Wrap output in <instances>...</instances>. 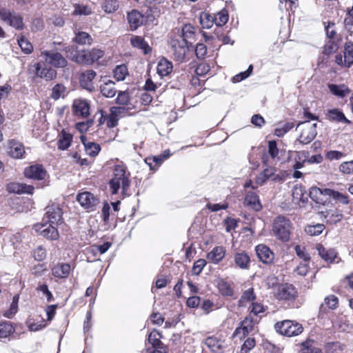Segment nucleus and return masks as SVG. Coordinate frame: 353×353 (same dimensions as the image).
<instances>
[{
    "instance_id": "f257e3e1",
    "label": "nucleus",
    "mask_w": 353,
    "mask_h": 353,
    "mask_svg": "<svg viewBox=\"0 0 353 353\" xmlns=\"http://www.w3.org/2000/svg\"><path fill=\"white\" fill-rule=\"evenodd\" d=\"M130 174L126 168L122 165H117L114 167L112 179L109 181L110 190L113 194L119 193L121 189V194L123 196H130V186L131 181Z\"/></svg>"
},
{
    "instance_id": "f03ea898",
    "label": "nucleus",
    "mask_w": 353,
    "mask_h": 353,
    "mask_svg": "<svg viewBox=\"0 0 353 353\" xmlns=\"http://www.w3.org/2000/svg\"><path fill=\"white\" fill-rule=\"evenodd\" d=\"M291 228V222L288 219L279 216L273 221L272 232L276 239L286 242L290 239Z\"/></svg>"
},
{
    "instance_id": "7ed1b4c3",
    "label": "nucleus",
    "mask_w": 353,
    "mask_h": 353,
    "mask_svg": "<svg viewBox=\"0 0 353 353\" xmlns=\"http://www.w3.org/2000/svg\"><path fill=\"white\" fill-rule=\"evenodd\" d=\"M274 328L279 334L288 337L297 336L303 332L301 324L290 320L276 323L274 325Z\"/></svg>"
},
{
    "instance_id": "20e7f679",
    "label": "nucleus",
    "mask_w": 353,
    "mask_h": 353,
    "mask_svg": "<svg viewBox=\"0 0 353 353\" xmlns=\"http://www.w3.org/2000/svg\"><path fill=\"white\" fill-rule=\"evenodd\" d=\"M170 45L174 60L178 62H184L186 54L189 50L188 43L179 37H172Z\"/></svg>"
},
{
    "instance_id": "39448f33",
    "label": "nucleus",
    "mask_w": 353,
    "mask_h": 353,
    "mask_svg": "<svg viewBox=\"0 0 353 353\" xmlns=\"http://www.w3.org/2000/svg\"><path fill=\"white\" fill-rule=\"evenodd\" d=\"M316 123H311L309 121L300 122L297 125V128L299 129L300 135L299 141L303 144L310 143L316 136Z\"/></svg>"
},
{
    "instance_id": "423d86ee",
    "label": "nucleus",
    "mask_w": 353,
    "mask_h": 353,
    "mask_svg": "<svg viewBox=\"0 0 353 353\" xmlns=\"http://www.w3.org/2000/svg\"><path fill=\"white\" fill-rule=\"evenodd\" d=\"M66 57L79 64H90L88 50L79 51L75 45H71L65 48Z\"/></svg>"
},
{
    "instance_id": "0eeeda50",
    "label": "nucleus",
    "mask_w": 353,
    "mask_h": 353,
    "mask_svg": "<svg viewBox=\"0 0 353 353\" xmlns=\"http://www.w3.org/2000/svg\"><path fill=\"white\" fill-rule=\"evenodd\" d=\"M334 62L341 67L350 68L353 64V41H347L343 47V55L337 54Z\"/></svg>"
},
{
    "instance_id": "6e6552de",
    "label": "nucleus",
    "mask_w": 353,
    "mask_h": 353,
    "mask_svg": "<svg viewBox=\"0 0 353 353\" xmlns=\"http://www.w3.org/2000/svg\"><path fill=\"white\" fill-rule=\"evenodd\" d=\"M0 18L1 21L6 22L10 26L16 30H21L24 28L23 19L21 15L15 12H12L7 8H2L0 11Z\"/></svg>"
},
{
    "instance_id": "1a4fd4ad",
    "label": "nucleus",
    "mask_w": 353,
    "mask_h": 353,
    "mask_svg": "<svg viewBox=\"0 0 353 353\" xmlns=\"http://www.w3.org/2000/svg\"><path fill=\"white\" fill-rule=\"evenodd\" d=\"M72 114L78 119H87L90 114L89 101L83 99H75L71 106Z\"/></svg>"
},
{
    "instance_id": "9d476101",
    "label": "nucleus",
    "mask_w": 353,
    "mask_h": 353,
    "mask_svg": "<svg viewBox=\"0 0 353 353\" xmlns=\"http://www.w3.org/2000/svg\"><path fill=\"white\" fill-rule=\"evenodd\" d=\"M274 294L279 300L291 301L296 299L297 292L292 285L284 283L276 286Z\"/></svg>"
},
{
    "instance_id": "9b49d317",
    "label": "nucleus",
    "mask_w": 353,
    "mask_h": 353,
    "mask_svg": "<svg viewBox=\"0 0 353 353\" xmlns=\"http://www.w3.org/2000/svg\"><path fill=\"white\" fill-rule=\"evenodd\" d=\"M77 201L85 210L90 212L95 210L99 203L98 198L89 192H83L78 194Z\"/></svg>"
},
{
    "instance_id": "f8f14e48",
    "label": "nucleus",
    "mask_w": 353,
    "mask_h": 353,
    "mask_svg": "<svg viewBox=\"0 0 353 353\" xmlns=\"http://www.w3.org/2000/svg\"><path fill=\"white\" fill-rule=\"evenodd\" d=\"M62 210L58 205H48L46 208V215L42 221H47L57 225L62 222Z\"/></svg>"
},
{
    "instance_id": "ddd939ff",
    "label": "nucleus",
    "mask_w": 353,
    "mask_h": 353,
    "mask_svg": "<svg viewBox=\"0 0 353 353\" xmlns=\"http://www.w3.org/2000/svg\"><path fill=\"white\" fill-rule=\"evenodd\" d=\"M42 54L44 56L45 61L55 68H65L68 65L66 59L59 52L44 51Z\"/></svg>"
},
{
    "instance_id": "4468645a",
    "label": "nucleus",
    "mask_w": 353,
    "mask_h": 353,
    "mask_svg": "<svg viewBox=\"0 0 353 353\" xmlns=\"http://www.w3.org/2000/svg\"><path fill=\"white\" fill-rule=\"evenodd\" d=\"M35 76L40 78H43L46 80H52L57 76L55 70L46 65L45 61H39L34 65Z\"/></svg>"
},
{
    "instance_id": "2eb2a0df",
    "label": "nucleus",
    "mask_w": 353,
    "mask_h": 353,
    "mask_svg": "<svg viewBox=\"0 0 353 353\" xmlns=\"http://www.w3.org/2000/svg\"><path fill=\"white\" fill-rule=\"evenodd\" d=\"M36 230L44 237L55 240L57 239L59 234L55 224L50 223L48 225L47 223L42 222L41 223L36 225Z\"/></svg>"
},
{
    "instance_id": "dca6fc26",
    "label": "nucleus",
    "mask_w": 353,
    "mask_h": 353,
    "mask_svg": "<svg viewBox=\"0 0 353 353\" xmlns=\"http://www.w3.org/2000/svg\"><path fill=\"white\" fill-rule=\"evenodd\" d=\"M96 76L97 73L93 70H88L82 72L79 77L81 87L90 92H92L94 90V79Z\"/></svg>"
},
{
    "instance_id": "f3484780",
    "label": "nucleus",
    "mask_w": 353,
    "mask_h": 353,
    "mask_svg": "<svg viewBox=\"0 0 353 353\" xmlns=\"http://www.w3.org/2000/svg\"><path fill=\"white\" fill-rule=\"evenodd\" d=\"M127 20L130 29L134 31L143 25L144 16L139 10L134 9L128 12Z\"/></svg>"
},
{
    "instance_id": "a211bd4d",
    "label": "nucleus",
    "mask_w": 353,
    "mask_h": 353,
    "mask_svg": "<svg viewBox=\"0 0 353 353\" xmlns=\"http://www.w3.org/2000/svg\"><path fill=\"white\" fill-rule=\"evenodd\" d=\"M130 44L133 48L141 50L145 55L152 52V48L142 36H132L130 39Z\"/></svg>"
},
{
    "instance_id": "6ab92c4d",
    "label": "nucleus",
    "mask_w": 353,
    "mask_h": 353,
    "mask_svg": "<svg viewBox=\"0 0 353 353\" xmlns=\"http://www.w3.org/2000/svg\"><path fill=\"white\" fill-rule=\"evenodd\" d=\"M256 252L259 259L263 263L270 264L274 259V253L265 245H258L256 247Z\"/></svg>"
},
{
    "instance_id": "aec40b11",
    "label": "nucleus",
    "mask_w": 353,
    "mask_h": 353,
    "mask_svg": "<svg viewBox=\"0 0 353 353\" xmlns=\"http://www.w3.org/2000/svg\"><path fill=\"white\" fill-rule=\"evenodd\" d=\"M24 174L26 177L42 180L46 175V172L41 165H32L26 168Z\"/></svg>"
},
{
    "instance_id": "412c9836",
    "label": "nucleus",
    "mask_w": 353,
    "mask_h": 353,
    "mask_svg": "<svg viewBox=\"0 0 353 353\" xmlns=\"http://www.w3.org/2000/svg\"><path fill=\"white\" fill-rule=\"evenodd\" d=\"M326 119L332 122L351 124L352 122L346 118L344 113L338 108L329 109L326 113Z\"/></svg>"
},
{
    "instance_id": "4be33fe9",
    "label": "nucleus",
    "mask_w": 353,
    "mask_h": 353,
    "mask_svg": "<svg viewBox=\"0 0 353 353\" xmlns=\"http://www.w3.org/2000/svg\"><path fill=\"white\" fill-rule=\"evenodd\" d=\"M7 190L9 192L15 194H32L34 191V187L32 185H28L25 183L12 182L7 185Z\"/></svg>"
},
{
    "instance_id": "5701e85b",
    "label": "nucleus",
    "mask_w": 353,
    "mask_h": 353,
    "mask_svg": "<svg viewBox=\"0 0 353 353\" xmlns=\"http://www.w3.org/2000/svg\"><path fill=\"white\" fill-rule=\"evenodd\" d=\"M292 201L296 205L300 203H305L307 201V195L305 189L302 185H295L292 192Z\"/></svg>"
},
{
    "instance_id": "b1692460",
    "label": "nucleus",
    "mask_w": 353,
    "mask_h": 353,
    "mask_svg": "<svg viewBox=\"0 0 353 353\" xmlns=\"http://www.w3.org/2000/svg\"><path fill=\"white\" fill-rule=\"evenodd\" d=\"M234 261L236 267L248 270L250 265V258L245 252H239L234 255Z\"/></svg>"
},
{
    "instance_id": "393cba45",
    "label": "nucleus",
    "mask_w": 353,
    "mask_h": 353,
    "mask_svg": "<svg viewBox=\"0 0 353 353\" xmlns=\"http://www.w3.org/2000/svg\"><path fill=\"white\" fill-rule=\"evenodd\" d=\"M119 118L115 117L112 114L106 115V128L105 131H108V135L104 137L105 141H110L114 139L116 134L114 133L112 128L118 125Z\"/></svg>"
},
{
    "instance_id": "a878e982",
    "label": "nucleus",
    "mask_w": 353,
    "mask_h": 353,
    "mask_svg": "<svg viewBox=\"0 0 353 353\" xmlns=\"http://www.w3.org/2000/svg\"><path fill=\"white\" fill-rule=\"evenodd\" d=\"M327 87L333 95L341 99L347 96L351 92L350 89L345 84L336 85L330 83L328 84Z\"/></svg>"
},
{
    "instance_id": "bb28decb",
    "label": "nucleus",
    "mask_w": 353,
    "mask_h": 353,
    "mask_svg": "<svg viewBox=\"0 0 353 353\" xmlns=\"http://www.w3.org/2000/svg\"><path fill=\"white\" fill-rule=\"evenodd\" d=\"M225 256V248L223 246H216L207 254V259L210 262L216 264L221 261Z\"/></svg>"
},
{
    "instance_id": "cd10ccee",
    "label": "nucleus",
    "mask_w": 353,
    "mask_h": 353,
    "mask_svg": "<svg viewBox=\"0 0 353 353\" xmlns=\"http://www.w3.org/2000/svg\"><path fill=\"white\" fill-rule=\"evenodd\" d=\"M282 145V143H281L279 145L276 143V141L272 140L268 141V142H264V143H261L259 149L262 151H265L266 148H268V154H279V152H281V154L285 152V150H283L282 148H281V145Z\"/></svg>"
},
{
    "instance_id": "c85d7f7f",
    "label": "nucleus",
    "mask_w": 353,
    "mask_h": 353,
    "mask_svg": "<svg viewBox=\"0 0 353 353\" xmlns=\"http://www.w3.org/2000/svg\"><path fill=\"white\" fill-rule=\"evenodd\" d=\"M254 320L251 317H246L241 323V327H237L234 334L233 336H236L239 334H241L242 332L243 336H245L248 335L250 332H252L254 330Z\"/></svg>"
},
{
    "instance_id": "c756f323",
    "label": "nucleus",
    "mask_w": 353,
    "mask_h": 353,
    "mask_svg": "<svg viewBox=\"0 0 353 353\" xmlns=\"http://www.w3.org/2000/svg\"><path fill=\"white\" fill-rule=\"evenodd\" d=\"M196 28L191 24H185L182 28V34L178 37L184 40L188 43H192V40L195 37Z\"/></svg>"
},
{
    "instance_id": "7c9ffc66",
    "label": "nucleus",
    "mask_w": 353,
    "mask_h": 353,
    "mask_svg": "<svg viewBox=\"0 0 353 353\" xmlns=\"http://www.w3.org/2000/svg\"><path fill=\"white\" fill-rule=\"evenodd\" d=\"M245 203L251 207L255 211H259L262 208L259 196L254 192H248L245 198Z\"/></svg>"
},
{
    "instance_id": "2f4dec72",
    "label": "nucleus",
    "mask_w": 353,
    "mask_h": 353,
    "mask_svg": "<svg viewBox=\"0 0 353 353\" xmlns=\"http://www.w3.org/2000/svg\"><path fill=\"white\" fill-rule=\"evenodd\" d=\"M72 138V134L63 130L59 136V140L57 143L59 149L63 150L68 149L71 145Z\"/></svg>"
},
{
    "instance_id": "473e14b6",
    "label": "nucleus",
    "mask_w": 353,
    "mask_h": 353,
    "mask_svg": "<svg viewBox=\"0 0 353 353\" xmlns=\"http://www.w3.org/2000/svg\"><path fill=\"white\" fill-rule=\"evenodd\" d=\"M172 62L165 58H163L159 61L157 70L160 76L165 77L172 72Z\"/></svg>"
},
{
    "instance_id": "72a5a7b5",
    "label": "nucleus",
    "mask_w": 353,
    "mask_h": 353,
    "mask_svg": "<svg viewBox=\"0 0 353 353\" xmlns=\"http://www.w3.org/2000/svg\"><path fill=\"white\" fill-rule=\"evenodd\" d=\"M301 346L299 353H323L314 340L307 339L302 343Z\"/></svg>"
},
{
    "instance_id": "f704fd0d",
    "label": "nucleus",
    "mask_w": 353,
    "mask_h": 353,
    "mask_svg": "<svg viewBox=\"0 0 353 353\" xmlns=\"http://www.w3.org/2000/svg\"><path fill=\"white\" fill-rule=\"evenodd\" d=\"M74 34L75 37L72 41L75 43L81 46L91 45L92 43L93 39L89 33L83 31H77Z\"/></svg>"
},
{
    "instance_id": "c9c22d12",
    "label": "nucleus",
    "mask_w": 353,
    "mask_h": 353,
    "mask_svg": "<svg viewBox=\"0 0 353 353\" xmlns=\"http://www.w3.org/2000/svg\"><path fill=\"white\" fill-rule=\"evenodd\" d=\"M114 85L112 81H108L101 85L100 91L101 94L108 98L114 97L117 92Z\"/></svg>"
},
{
    "instance_id": "e433bc0d",
    "label": "nucleus",
    "mask_w": 353,
    "mask_h": 353,
    "mask_svg": "<svg viewBox=\"0 0 353 353\" xmlns=\"http://www.w3.org/2000/svg\"><path fill=\"white\" fill-rule=\"evenodd\" d=\"M70 271V265L68 263L57 265L52 270V274L59 279L66 278L69 275Z\"/></svg>"
},
{
    "instance_id": "4c0bfd02",
    "label": "nucleus",
    "mask_w": 353,
    "mask_h": 353,
    "mask_svg": "<svg viewBox=\"0 0 353 353\" xmlns=\"http://www.w3.org/2000/svg\"><path fill=\"white\" fill-rule=\"evenodd\" d=\"M170 156H148L143 160L148 164L150 170H156Z\"/></svg>"
},
{
    "instance_id": "58836bf2",
    "label": "nucleus",
    "mask_w": 353,
    "mask_h": 353,
    "mask_svg": "<svg viewBox=\"0 0 353 353\" xmlns=\"http://www.w3.org/2000/svg\"><path fill=\"white\" fill-rule=\"evenodd\" d=\"M320 256L327 262H332L336 256V252L332 249L326 250L322 245L316 247Z\"/></svg>"
},
{
    "instance_id": "ea45409f",
    "label": "nucleus",
    "mask_w": 353,
    "mask_h": 353,
    "mask_svg": "<svg viewBox=\"0 0 353 353\" xmlns=\"http://www.w3.org/2000/svg\"><path fill=\"white\" fill-rule=\"evenodd\" d=\"M162 337L161 333L155 330L151 332L148 336V343L152 345V349H159V347H166L161 341Z\"/></svg>"
},
{
    "instance_id": "a19ab883",
    "label": "nucleus",
    "mask_w": 353,
    "mask_h": 353,
    "mask_svg": "<svg viewBox=\"0 0 353 353\" xmlns=\"http://www.w3.org/2000/svg\"><path fill=\"white\" fill-rule=\"evenodd\" d=\"M9 153L16 154H25V147L23 144L17 139H12L8 143Z\"/></svg>"
},
{
    "instance_id": "79ce46f5",
    "label": "nucleus",
    "mask_w": 353,
    "mask_h": 353,
    "mask_svg": "<svg viewBox=\"0 0 353 353\" xmlns=\"http://www.w3.org/2000/svg\"><path fill=\"white\" fill-rule=\"evenodd\" d=\"M341 39H330L323 46L322 53L330 55L336 52L339 48Z\"/></svg>"
},
{
    "instance_id": "37998d69",
    "label": "nucleus",
    "mask_w": 353,
    "mask_h": 353,
    "mask_svg": "<svg viewBox=\"0 0 353 353\" xmlns=\"http://www.w3.org/2000/svg\"><path fill=\"white\" fill-rule=\"evenodd\" d=\"M17 43L24 54H29L33 52L34 48L32 44L23 35L21 34L17 37Z\"/></svg>"
},
{
    "instance_id": "c03bdc74",
    "label": "nucleus",
    "mask_w": 353,
    "mask_h": 353,
    "mask_svg": "<svg viewBox=\"0 0 353 353\" xmlns=\"http://www.w3.org/2000/svg\"><path fill=\"white\" fill-rule=\"evenodd\" d=\"M325 194H326L325 190L322 191L319 188L312 187L310 188L309 196L316 203H323L325 201L324 200Z\"/></svg>"
},
{
    "instance_id": "a18cd8bd",
    "label": "nucleus",
    "mask_w": 353,
    "mask_h": 353,
    "mask_svg": "<svg viewBox=\"0 0 353 353\" xmlns=\"http://www.w3.org/2000/svg\"><path fill=\"white\" fill-rule=\"evenodd\" d=\"M128 74V70L125 64L117 65L113 70L114 78L117 81H123Z\"/></svg>"
},
{
    "instance_id": "49530a36",
    "label": "nucleus",
    "mask_w": 353,
    "mask_h": 353,
    "mask_svg": "<svg viewBox=\"0 0 353 353\" xmlns=\"http://www.w3.org/2000/svg\"><path fill=\"white\" fill-rule=\"evenodd\" d=\"M199 76H192L190 79V85L194 89V94L197 95L205 90L204 84L205 81L201 80L199 77Z\"/></svg>"
},
{
    "instance_id": "de8ad7c7",
    "label": "nucleus",
    "mask_w": 353,
    "mask_h": 353,
    "mask_svg": "<svg viewBox=\"0 0 353 353\" xmlns=\"http://www.w3.org/2000/svg\"><path fill=\"white\" fill-rule=\"evenodd\" d=\"M92 13L91 8L88 6L75 3L74 10L72 13L73 16L90 15Z\"/></svg>"
},
{
    "instance_id": "09e8293b",
    "label": "nucleus",
    "mask_w": 353,
    "mask_h": 353,
    "mask_svg": "<svg viewBox=\"0 0 353 353\" xmlns=\"http://www.w3.org/2000/svg\"><path fill=\"white\" fill-rule=\"evenodd\" d=\"M66 92V88L61 83L56 84L52 89L51 98L57 100L61 97H64Z\"/></svg>"
},
{
    "instance_id": "8fccbe9b",
    "label": "nucleus",
    "mask_w": 353,
    "mask_h": 353,
    "mask_svg": "<svg viewBox=\"0 0 353 353\" xmlns=\"http://www.w3.org/2000/svg\"><path fill=\"white\" fill-rule=\"evenodd\" d=\"M82 141L87 154H98L101 151V146L99 144L92 141L85 142L83 139Z\"/></svg>"
},
{
    "instance_id": "3c124183",
    "label": "nucleus",
    "mask_w": 353,
    "mask_h": 353,
    "mask_svg": "<svg viewBox=\"0 0 353 353\" xmlns=\"http://www.w3.org/2000/svg\"><path fill=\"white\" fill-rule=\"evenodd\" d=\"M200 22L203 28L209 29L214 23V17L203 12L200 15Z\"/></svg>"
},
{
    "instance_id": "603ef678",
    "label": "nucleus",
    "mask_w": 353,
    "mask_h": 353,
    "mask_svg": "<svg viewBox=\"0 0 353 353\" xmlns=\"http://www.w3.org/2000/svg\"><path fill=\"white\" fill-rule=\"evenodd\" d=\"M343 350V345L340 342L327 343L325 347L326 353H341Z\"/></svg>"
},
{
    "instance_id": "864d4df0",
    "label": "nucleus",
    "mask_w": 353,
    "mask_h": 353,
    "mask_svg": "<svg viewBox=\"0 0 353 353\" xmlns=\"http://www.w3.org/2000/svg\"><path fill=\"white\" fill-rule=\"evenodd\" d=\"M119 8L118 0H105L103 9L106 13H113L116 12Z\"/></svg>"
},
{
    "instance_id": "5fc2aeb1",
    "label": "nucleus",
    "mask_w": 353,
    "mask_h": 353,
    "mask_svg": "<svg viewBox=\"0 0 353 353\" xmlns=\"http://www.w3.org/2000/svg\"><path fill=\"white\" fill-rule=\"evenodd\" d=\"M214 17V23L219 27L225 25L229 19V16L227 11L223 10Z\"/></svg>"
},
{
    "instance_id": "6e6d98bb",
    "label": "nucleus",
    "mask_w": 353,
    "mask_h": 353,
    "mask_svg": "<svg viewBox=\"0 0 353 353\" xmlns=\"http://www.w3.org/2000/svg\"><path fill=\"white\" fill-rule=\"evenodd\" d=\"M325 192L327 195L332 196L334 199L343 204H347L349 203L347 196L342 194L339 192H336L330 189H325Z\"/></svg>"
},
{
    "instance_id": "4d7b16f0",
    "label": "nucleus",
    "mask_w": 353,
    "mask_h": 353,
    "mask_svg": "<svg viewBox=\"0 0 353 353\" xmlns=\"http://www.w3.org/2000/svg\"><path fill=\"white\" fill-rule=\"evenodd\" d=\"M94 124L93 119H88L85 121L77 122L75 123V128L81 133L86 132Z\"/></svg>"
},
{
    "instance_id": "13d9d810",
    "label": "nucleus",
    "mask_w": 353,
    "mask_h": 353,
    "mask_svg": "<svg viewBox=\"0 0 353 353\" xmlns=\"http://www.w3.org/2000/svg\"><path fill=\"white\" fill-rule=\"evenodd\" d=\"M12 325L8 322L0 323V338H6L14 332Z\"/></svg>"
},
{
    "instance_id": "bf43d9fd",
    "label": "nucleus",
    "mask_w": 353,
    "mask_h": 353,
    "mask_svg": "<svg viewBox=\"0 0 353 353\" xmlns=\"http://www.w3.org/2000/svg\"><path fill=\"white\" fill-rule=\"evenodd\" d=\"M296 255L301 259L303 262L308 263L310 261V256L306 252L305 248L300 245H297L294 248Z\"/></svg>"
},
{
    "instance_id": "052dcab7",
    "label": "nucleus",
    "mask_w": 353,
    "mask_h": 353,
    "mask_svg": "<svg viewBox=\"0 0 353 353\" xmlns=\"http://www.w3.org/2000/svg\"><path fill=\"white\" fill-rule=\"evenodd\" d=\"M89 57H90V64L93 63L95 61H97L99 59L102 58L104 55V52L100 49L92 48L90 50H88Z\"/></svg>"
},
{
    "instance_id": "680f3d73",
    "label": "nucleus",
    "mask_w": 353,
    "mask_h": 353,
    "mask_svg": "<svg viewBox=\"0 0 353 353\" xmlns=\"http://www.w3.org/2000/svg\"><path fill=\"white\" fill-rule=\"evenodd\" d=\"M130 101V95L127 91H120L116 99V103L121 105H127Z\"/></svg>"
},
{
    "instance_id": "e2e57ef3",
    "label": "nucleus",
    "mask_w": 353,
    "mask_h": 353,
    "mask_svg": "<svg viewBox=\"0 0 353 353\" xmlns=\"http://www.w3.org/2000/svg\"><path fill=\"white\" fill-rule=\"evenodd\" d=\"M325 227L323 224H317L316 225H309L305 229L307 234L311 236H317L322 233Z\"/></svg>"
},
{
    "instance_id": "0e129e2a",
    "label": "nucleus",
    "mask_w": 353,
    "mask_h": 353,
    "mask_svg": "<svg viewBox=\"0 0 353 353\" xmlns=\"http://www.w3.org/2000/svg\"><path fill=\"white\" fill-rule=\"evenodd\" d=\"M205 344L214 352H217L221 349V345L215 338L208 337L205 341Z\"/></svg>"
},
{
    "instance_id": "69168bd1",
    "label": "nucleus",
    "mask_w": 353,
    "mask_h": 353,
    "mask_svg": "<svg viewBox=\"0 0 353 353\" xmlns=\"http://www.w3.org/2000/svg\"><path fill=\"white\" fill-rule=\"evenodd\" d=\"M206 261L203 259H198L194 263L192 266V272L194 275H199L203 270L206 265Z\"/></svg>"
},
{
    "instance_id": "338daca9",
    "label": "nucleus",
    "mask_w": 353,
    "mask_h": 353,
    "mask_svg": "<svg viewBox=\"0 0 353 353\" xmlns=\"http://www.w3.org/2000/svg\"><path fill=\"white\" fill-rule=\"evenodd\" d=\"M210 70V66L207 63H199L195 69L196 75L203 77L207 74Z\"/></svg>"
},
{
    "instance_id": "774afa93",
    "label": "nucleus",
    "mask_w": 353,
    "mask_h": 353,
    "mask_svg": "<svg viewBox=\"0 0 353 353\" xmlns=\"http://www.w3.org/2000/svg\"><path fill=\"white\" fill-rule=\"evenodd\" d=\"M339 170L341 172L347 174L353 173V160L343 162L341 164Z\"/></svg>"
}]
</instances>
